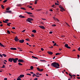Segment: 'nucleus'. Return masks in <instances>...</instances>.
<instances>
[{
	"mask_svg": "<svg viewBox=\"0 0 80 80\" xmlns=\"http://www.w3.org/2000/svg\"><path fill=\"white\" fill-rule=\"evenodd\" d=\"M60 55V53H56L55 54L56 55Z\"/></svg>",
	"mask_w": 80,
	"mask_h": 80,
	"instance_id": "5701e85b",
	"label": "nucleus"
},
{
	"mask_svg": "<svg viewBox=\"0 0 80 80\" xmlns=\"http://www.w3.org/2000/svg\"><path fill=\"white\" fill-rule=\"evenodd\" d=\"M12 29H15V27H12Z\"/></svg>",
	"mask_w": 80,
	"mask_h": 80,
	"instance_id": "69168bd1",
	"label": "nucleus"
},
{
	"mask_svg": "<svg viewBox=\"0 0 80 80\" xmlns=\"http://www.w3.org/2000/svg\"><path fill=\"white\" fill-rule=\"evenodd\" d=\"M18 65H23V64H21L20 62H18Z\"/></svg>",
	"mask_w": 80,
	"mask_h": 80,
	"instance_id": "393cba45",
	"label": "nucleus"
},
{
	"mask_svg": "<svg viewBox=\"0 0 80 80\" xmlns=\"http://www.w3.org/2000/svg\"><path fill=\"white\" fill-rule=\"evenodd\" d=\"M13 58H9L8 59V61L10 62H12V61L13 60Z\"/></svg>",
	"mask_w": 80,
	"mask_h": 80,
	"instance_id": "0eeeda50",
	"label": "nucleus"
},
{
	"mask_svg": "<svg viewBox=\"0 0 80 80\" xmlns=\"http://www.w3.org/2000/svg\"><path fill=\"white\" fill-rule=\"evenodd\" d=\"M69 75L70 77H73V76L72 75H71V74H70V73L69 74Z\"/></svg>",
	"mask_w": 80,
	"mask_h": 80,
	"instance_id": "72a5a7b5",
	"label": "nucleus"
},
{
	"mask_svg": "<svg viewBox=\"0 0 80 80\" xmlns=\"http://www.w3.org/2000/svg\"><path fill=\"white\" fill-rule=\"evenodd\" d=\"M49 11H51V12H53V10L52 9H49Z\"/></svg>",
	"mask_w": 80,
	"mask_h": 80,
	"instance_id": "3c124183",
	"label": "nucleus"
},
{
	"mask_svg": "<svg viewBox=\"0 0 80 80\" xmlns=\"http://www.w3.org/2000/svg\"><path fill=\"white\" fill-rule=\"evenodd\" d=\"M26 75H29V76H31V74H30L27 73L26 74Z\"/></svg>",
	"mask_w": 80,
	"mask_h": 80,
	"instance_id": "f704fd0d",
	"label": "nucleus"
},
{
	"mask_svg": "<svg viewBox=\"0 0 80 80\" xmlns=\"http://www.w3.org/2000/svg\"><path fill=\"white\" fill-rule=\"evenodd\" d=\"M25 13H27L28 14V15H32V14H33V13L30 12H25Z\"/></svg>",
	"mask_w": 80,
	"mask_h": 80,
	"instance_id": "ddd939ff",
	"label": "nucleus"
},
{
	"mask_svg": "<svg viewBox=\"0 0 80 80\" xmlns=\"http://www.w3.org/2000/svg\"><path fill=\"white\" fill-rule=\"evenodd\" d=\"M23 77H24V75L21 74L19 77H18V78H23Z\"/></svg>",
	"mask_w": 80,
	"mask_h": 80,
	"instance_id": "9b49d317",
	"label": "nucleus"
},
{
	"mask_svg": "<svg viewBox=\"0 0 80 80\" xmlns=\"http://www.w3.org/2000/svg\"><path fill=\"white\" fill-rule=\"evenodd\" d=\"M59 7L61 9H62V10L63 11H65V10L63 8V7H62V6H59Z\"/></svg>",
	"mask_w": 80,
	"mask_h": 80,
	"instance_id": "1a4fd4ad",
	"label": "nucleus"
},
{
	"mask_svg": "<svg viewBox=\"0 0 80 80\" xmlns=\"http://www.w3.org/2000/svg\"><path fill=\"white\" fill-rule=\"evenodd\" d=\"M19 42L20 43H22L24 42V40L22 39V40H20L19 41Z\"/></svg>",
	"mask_w": 80,
	"mask_h": 80,
	"instance_id": "9d476101",
	"label": "nucleus"
},
{
	"mask_svg": "<svg viewBox=\"0 0 80 80\" xmlns=\"http://www.w3.org/2000/svg\"><path fill=\"white\" fill-rule=\"evenodd\" d=\"M41 50L42 51H43L44 50H43V48H41Z\"/></svg>",
	"mask_w": 80,
	"mask_h": 80,
	"instance_id": "6e6d98bb",
	"label": "nucleus"
},
{
	"mask_svg": "<svg viewBox=\"0 0 80 80\" xmlns=\"http://www.w3.org/2000/svg\"><path fill=\"white\" fill-rule=\"evenodd\" d=\"M3 67H1V68H5V65H3Z\"/></svg>",
	"mask_w": 80,
	"mask_h": 80,
	"instance_id": "603ef678",
	"label": "nucleus"
},
{
	"mask_svg": "<svg viewBox=\"0 0 80 80\" xmlns=\"http://www.w3.org/2000/svg\"><path fill=\"white\" fill-rule=\"evenodd\" d=\"M25 32V30H24L22 31V32Z\"/></svg>",
	"mask_w": 80,
	"mask_h": 80,
	"instance_id": "680f3d73",
	"label": "nucleus"
},
{
	"mask_svg": "<svg viewBox=\"0 0 80 80\" xmlns=\"http://www.w3.org/2000/svg\"><path fill=\"white\" fill-rule=\"evenodd\" d=\"M7 25L8 26H10V25L9 24H7Z\"/></svg>",
	"mask_w": 80,
	"mask_h": 80,
	"instance_id": "e2e57ef3",
	"label": "nucleus"
},
{
	"mask_svg": "<svg viewBox=\"0 0 80 80\" xmlns=\"http://www.w3.org/2000/svg\"><path fill=\"white\" fill-rule=\"evenodd\" d=\"M53 18L54 20H57L58 22H59V20L58 19L56 18L55 17H53Z\"/></svg>",
	"mask_w": 80,
	"mask_h": 80,
	"instance_id": "2eb2a0df",
	"label": "nucleus"
},
{
	"mask_svg": "<svg viewBox=\"0 0 80 80\" xmlns=\"http://www.w3.org/2000/svg\"><path fill=\"white\" fill-rule=\"evenodd\" d=\"M14 40L16 42H18V41L19 40V39L18 38V37L17 36H16Z\"/></svg>",
	"mask_w": 80,
	"mask_h": 80,
	"instance_id": "39448f33",
	"label": "nucleus"
},
{
	"mask_svg": "<svg viewBox=\"0 0 80 80\" xmlns=\"http://www.w3.org/2000/svg\"><path fill=\"white\" fill-rule=\"evenodd\" d=\"M55 4L56 5H59V4L58 3H57L56 2L55 3Z\"/></svg>",
	"mask_w": 80,
	"mask_h": 80,
	"instance_id": "c03bdc74",
	"label": "nucleus"
},
{
	"mask_svg": "<svg viewBox=\"0 0 80 80\" xmlns=\"http://www.w3.org/2000/svg\"><path fill=\"white\" fill-rule=\"evenodd\" d=\"M5 21L6 22H8V19L6 20Z\"/></svg>",
	"mask_w": 80,
	"mask_h": 80,
	"instance_id": "052dcab7",
	"label": "nucleus"
},
{
	"mask_svg": "<svg viewBox=\"0 0 80 80\" xmlns=\"http://www.w3.org/2000/svg\"><path fill=\"white\" fill-rule=\"evenodd\" d=\"M39 27H40V28H41L43 29V30L45 29V27L43 26H39Z\"/></svg>",
	"mask_w": 80,
	"mask_h": 80,
	"instance_id": "f8f14e48",
	"label": "nucleus"
},
{
	"mask_svg": "<svg viewBox=\"0 0 80 80\" xmlns=\"http://www.w3.org/2000/svg\"><path fill=\"white\" fill-rule=\"evenodd\" d=\"M22 5L21 4H18L17 5V7H22Z\"/></svg>",
	"mask_w": 80,
	"mask_h": 80,
	"instance_id": "aec40b11",
	"label": "nucleus"
},
{
	"mask_svg": "<svg viewBox=\"0 0 80 80\" xmlns=\"http://www.w3.org/2000/svg\"><path fill=\"white\" fill-rule=\"evenodd\" d=\"M19 17L20 18H25V16H22V15H20L19 16Z\"/></svg>",
	"mask_w": 80,
	"mask_h": 80,
	"instance_id": "6ab92c4d",
	"label": "nucleus"
},
{
	"mask_svg": "<svg viewBox=\"0 0 80 80\" xmlns=\"http://www.w3.org/2000/svg\"><path fill=\"white\" fill-rule=\"evenodd\" d=\"M62 50V49H61V48H59V50L60 51H61V50Z\"/></svg>",
	"mask_w": 80,
	"mask_h": 80,
	"instance_id": "338daca9",
	"label": "nucleus"
},
{
	"mask_svg": "<svg viewBox=\"0 0 80 80\" xmlns=\"http://www.w3.org/2000/svg\"><path fill=\"white\" fill-rule=\"evenodd\" d=\"M32 58H34L35 59H38V58H37L35 56H32Z\"/></svg>",
	"mask_w": 80,
	"mask_h": 80,
	"instance_id": "412c9836",
	"label": "nucleus"
},
{
	"mask_svg": "<svg viewBox=\"0 0 80 80\" xmlns=\"http://www.w3.org/2000/svg\"><path fill=\"white\" fill-rule=\"evenodd\" d=\"M49 33L50 34H52V33H53V32H49Z\"/></svg>",
	"mask_w": 80,
	"mask_h": 80,
	"instance_id": "ea45409f",
	"label": "nucleus"
},
{
	"mask_svg": "<svg viewBox=\"0 0 80 80\" xmlns=\"http://www.w3.org/2000/svg\"><path fill=\"white\" fill-rule=\"evenodd\" d=\"M8 0H5L3 2V3H5Z\"/></svg>",
	"mask_w": 80,
	"mask_h": 80,
	"instance_id": "473e14b6",
	"label": "nucleus"
},
{
	"mask_svg": "<svg viewBox=\"0 0 80 80\" xmlns=\"http://www.w3.org/2000/svg\"><path fill=\"white\" fill-rule=\"evenodd\" d=\"M30 16L31 17H34V16L33 15H30Z\"/></svg>",
	"mask_w": 80,
	"mask_h": 80,
	"instance_id": "7c9ffc66",
	"label": "nucleus"
},
{
	"mask_svg": "<svg viewBox=\"0 0 80 80\" xmlns=\"http://www.w3.org/2000/svg\"><path fill=\"white\" fill-rule=\"evenodd\" d=\"M29 53H33V52H32V51H29Z\"/></svg>",
	"mask_w": 80,
	"mask_h": 80,
	"instance_id": "774afa93",
	"label": "nucleus"
},
{
	"mask_svg": "<svg viewBox=\"0 0 80 80\" xmlns=\"http://www.w3.org/2000/svg\"><path fill=\"white\" fill-rule=\"evenodd\" d=\"M65 47H66V48H69V49H70V48H70V47L68 46V44H65Z\"/></svg>",
	"mask_w": 80,
	"mask_h": 80,
	"instance_id": "6e6552de",
	"label": "nucleus"
},
{
	"mask_svg": "<svg viewBox=\"0 0 80 80\" xmlns=\"http://www.w3.org/2000/svg\"><path fill=\"white\" fill-rule=\"evenodd\" d=\"M56 45H57V43H54V44L53 45V46H56Z\"/></svg>",
	"mask_w": 80,
	"mask_h": 80,
	"instance_id": "a18cd8bd",
	"label": "nucleus"
},
{
	"mask_svg": "<svg viewBox=\"0 0 80 80\" xmlns=\"http://www.w3.org/2000/svg\"><path fill=\"white\" fill-rule=\"evenodd\" d=\"M18 60V58H13V62L14 63H17V62Z\"/></svg>",
	"mask_w": 80,
	"mask_h": 80,
	"instance_id": "7ed1b4c3",
	"label": "nucleus"
},
{
	"mask_svg": "<svg viewBox=\"0 0 80 80\" xmlns=\"http://www.w3.org/2000/svg\"><path fill=\"white\" fill-rule=\"evenodd\" d=\"M48 54H49V55H52V54H53V52H51L48 51Z\"/></svg>",
	"mask_w": 80,
	"mask_h": 80,
	"instance_id": "f3484780",
	"label": "nucleus"
},
{
	"mask_svg": "<svg viewBox=\"0 0 80 80\" xmlns=\"http://www.w3.org/2000/svg\"><path fill=\"white\" fill-rule=\"evenodd\" d=\"M37 70H38L39 72H43V69H40L39 68H37Z\"/></svg>",
	"mask_w": 80,
	"mask_h": 80,
	"instance_id": "423d86ee",
	"label": "nucleus"
},
{
	"mask_svg": "<svg viewBox=\"0 0 80 80\" xmlns=\"http://www.w3.org/2000/svg\"><path fill=\"white\" fill-rule=\"evenodd\" d=\"M10 10V8H6L7 10Z\"/></svg>",
	"mask_w": 80,
	"mask_h": 80,
	"instance_id": "e433bc0d",
	"label": "nucleus"
},
{
	"mask_svg": "<svg viewBox=\"0 0 80 80\" xmlns=\"http://www.w3.org/2000/svg\"><path fill=\"white\" fill-rule=\"evenodd\" d=\"M38 1V0H36L35 1V2H34L35 4H37V1Z\"/></svg>",
	"mask_w": 80,
	"mask_h": 80,
	"instance_id": "2f4dec72",
	"label": "nucleus"
},
{
	"mask_svg": "<svg viewBox=\"0 0 80 80\" xmlns=\"http://www.w3.org/2000/svg\"><path fill=\"white\" fill-rule=\"evenodd\" d=\"M66 25H68V27H70V25H69L68 24V23L66 22Z\"/></svg>",
	"mask_w": 80,
	"mask_h": 80,
	"instance_id": "58836bf2",
	"label": "nucleus"
},
{
	"mask_svg": "<svg viewBox=\"0 0 80 80\" xmlns=\"http://www.w3.org/2000/svg\"><path fill=\"white\" fill-rule=\"evenodd\" d=\"M52 8H54V7H55V5H52Z\"/></svg>",
	"mask_w": 80,
	"mask_h": 80,
	"instance_id": "37998d69",
	"label": "nucleus"
},
{
	"mask_svg": "<svg viewBox=\"0 0 80 80\" xmlns=\"http://www.w3.org/2000/svg\"><path fill=\"white\" fill-rule=\"evenodd\" d=\"M32 32H33V33H36V32H37V31L35 30H34L32 31Z\"/></svg>",
	"mask_w": 80,
	"mask_h": 80,
	"instance_id": "4be33fe9",
	"label": "nucleus"
},
{
	"mask_svg": "<svg viewBox=\"0 0 80 80\" xmlns=\"http://www.w3.org/2000/svg\"><path fill=\"white\" fill-rule=\"evenodd\" d=\"M4 80H7V78H4Z\"/></svg>",
	"mask_w": 80,
	"mask_h": 80,
	"instance_id": "bf43d9fd",
	"label": "nucleus"
},
{
	"mask_svg": "<svg viewBox=\"0 0 80 80\" xmlns=\"http://www.w3.org/2000/svg\"><path fill=\"white\" fill-rule=\"evenodd\" d=\"M0 57H2H2H3V56H2V54H0Z\"/></svg>",
	"mask_w": 80,
	"mask_h": 80,
	"instance_id": "8fccbe9b",
	"label": "nucleus"
},
{
	"mask_svg": "<svg viewBox=\"0 0 80 80\" xmlns=\"http://www.w3.org/2000/svg\"><path fill=\"white\" fill-rule=\"evenodd\" d=\"M53 46H52L51 47H50V48H53Z\"/></svg>",
	"mask_w": 80,
	"mask_h": 80,
	"instance_id": "4d7b16f0",
	"label": "nucleus"
},
{
	"mask_svg": "<svg viewBox=\"0 0 80 80\" xmlns=\"http://www.w3.org/2000/svg\"><path fill=\"white\" fill-rule=\"evenodd\" d=\"M78 50L79 51H80V47L78 49Z\"/></svg>",
	"mask_w": 80,
	"mask_h": 80,
	"instance_id": "5fc2aeb1",
	"label": "nucleus"
},
{
	"mask_svg": "<svg viewBox=\"0 0 80 80\" xmlns=\"http://www.w3.org/2000/svg\"><path fill=\"white\" fill-rule=\"evenodd\" d=\"M56 26H57V25H56V24H52V27H56Z\"/></svg>",
	"mask_w": 80,
	"mask_h": 80,
	"instance_id": "bb28decb",
	"label": "nucleus"
},
{
	"mask_svg": "<svg viewBox=\"0 0 80 80\" xmlns=\"http://www.w3.org/2000/svg\"><path fill=\"white\" fill-rule=\"evenodd\" d=\"M33 20V19L32 18H28L27 20H26L27 22H28L29 23H32V22L31 21Z\"/></svg>",
	"mask_w": 80,
	"mask_h": 80,
	"instance_id": "f03ea898",
	"label": "nucleus"
},
{
	"mask_svg": "<svg viewBox=\"0 0 80 80\" xmlns=\"http://www.w3.org/2000/svg\"><path fill=\"white\" fill-rule=\"evenodd\" d=\"M0 46L2 47H5V46H4V45H3L1 43V42H0Z\"/></svg>",
	"mask_w": 80,
	"mask_h": 80,
	"instance_id": "a211bd4d",
	"label": "nucleus"
},
{
	"mask_svg": "<svg viewBox=\"0 0 80 80\" xmlns=\"http://www.w3.org/2000/svg\"><path fill=\"white\" fill-rule=\"evenodd\" d=\"M2 55H3V56L4 57H7V55L5 54H2Z\"/></svg>",
	"mask_w": 80,
	"mask_h": 80,
	"instance_id": "cd10ccee",
	"label": "nucleus"
},
{
	"mask_svg": "<svg viewBox=\"0 0 80 80\" xmlns=\"http://www.w3.org/2000/svg\"><path fill=\"white\" fill-rule=\"evenodd\" d=\"M3 22H4V23H7V22H6V21H3Z\"/></svg>",
	"mask_w": 80,
	"mask_h": 80,
	"instance_id": "09e8293b",
	"label": "nucleus"
},
{
	"mask_svg": "<svg viewBox=\"0 0 80 80\" xmlns=\"http://www.w3.org/2000/svg\"><path fill=\"white\" fill-rule=\"evenodd\" d=\"M11 33H15L14 32H13L12 31H11Z\"/></svg>",
	"mask_w": 80,
	"mask_h": 80,
	"instance_id": "864d4df0",
	"label": "nucleus"
},
{
	"mask_svg": "<svg viewBox=\"0 0 80 80\" xmlns=\"http://www.w3.org/2000/svg\"><path fill=\"white\" fill-rule=\"evenodd\" d=\"M66 25H68V27H70V25H69L68 24V23L66 22Z\"/></svg>",
	"mask_w": 80,
	"mask_h": 80,
	"instance_id": "4c0bfd02",
	"label": "nucleus"
},
{
	"mask_svg": "<svg viewBox=\"0 0 80 80\" xmlns=\"http://www.w3.org/2000/svg\"><path fill=\"white\" fill-rule=\"evenodd\" d=\"M10 50H17V49L15 48H10Z\"/></svg>",
	"mask_w": 80,
	"mask_h": 80,
	"instance_id": "4468645a",
	"label": "nucleus"
},
{
	"mask_svg": "<svg viewBox=\"0 0 80 80\" xmlns=\"http://www.w3.org/2000/svg\"><path fill=\"white\" fill-rule=\"evenodd\" d=\"M7 33H8V34H10V31L9 30L7 31Z\"/></svg>",
	"mask_w": 80,
	"mask_h": 80,
	"instance_id": "c756f323",
	"label": "nucleus"
},
{
	"mask_svg": "<svg viewBox=\"0 0 80 80\" xmlns=\"http://www.w3.org/2000/svg\"><path fill=\"white\" fill-rule=\"evenodd\" d=\"M30 68L31 70H33V67L32 66H31Z\"/></svg>",
	"mask_w": 80,
	"mask_h": 80,
	"instance_id": "a878e982",
	"label": "nucleus"
},
{
	"mask_svg": "<svg viewBox=\"0 0 80 80\" xmlns=\"http://www.w3.org/2000/svg\"><path fill=\"white\" fill-rule=\"evenodd\" d=\"M21 9H22V10H26V9L24 8H21Z\"/></svg>",
	"mask_w": 80,
	"mask_h": 80,
	"instance_id": "b1692460",
	"label": "nucleus"
},
{
	"mask_svg": "<svg viewBox=\"0 0 80 80\" xmlns=\"http://www.w3.org/2000/svg\"><path fill=\"white\" fill-rule=\"evenodd\" d=\"M1 7L3 9H4V8H5L4 6H3V5H1Z\"/></svg>",
	"mask_w": 80,
	"mask_h": 80,
	"instance_id": "c85d7f7f",
	"label": "nucleus"
},
{
	"mask_svg": "<svg viewBox=\"0 0 80 80\" xmlns=\"http://www.w3.org/2000/svg\"><path fill=\"white\" fill-rule=\"evenodd\" d=\"M17 80H21V79L20 78H18L17 79Z\"/></svg>",
	"mask_w": 80,
	"mask_h": 80,
	"instance_id": "a19ab883",
	"label": "nucleus"
},
{
	"mask_svg": "<svg viewBox=\"0 0 80 80\" xmlns=\"http://www.w3.org/2000/svg\"><path fill=\"white\" fill-rule=\"evenodd\" d=\"M31 35H32V37H35V35H34V34H32Z\"/></svg>",
	"mask_w": 80,
	"mask_h": 80,
	"instance_id": "79ce46f5",
	"label": "nucleus"
},
{
	"mask_svg": "<svg viewBox=\"0 0 80 80\" xmlns=\"http://www.w3.org/2000/svg\"><path fill=\"white\" fill-rule=\"evenodd\" d=\"M26 41H29V39L28 38H27L25 39Z\"/></svg>",
	"mask_w": 80,
	"mask_h": 80,
	"instance_id": "c9c22d12",
	"label": "nucleus"
},
{
	"mask_svg": "<svg viewBox=\"0 0 80 80\" xmlns=\"http://www.w3.org/2000/svg\"><path fill=\"white\" fill-rule=\"evenodd\" d=\"M6 13H11L12 11H6Z\"/></svg>",
	"mask_w": 80,
	"mask_h": 80,
	"instance_id": "dca6fc26",
	"label": "nucleus"
},
{
	"mask_svg": "<svg viewBox=\"0 0 80 80\" xmlns=\"http://www.w3.org/2000/svg\"><path fill=\"white\" fill-rule=\"evenodd\" d=\"M51 66L54 67L56 68H59L60 67V65L58 63L56 62H54L51 64Z\"/></svg>",
	"mask_w": 80,
	"mask_h": 80,
	"instance_id": "f257e3e1",
	"label": "nucleus"
},
{
	"mask_svg": "<svg viewBox=\"0 0 80 80\" xmlns=\"http://www.w3.org/2000/svg\"><path fill=\"white\" fill-rule=\"evenodd\" d=\"M40 24H44V23H43V22H40Z\"/></svg>",
	"mask_w": 80,
	"mask_h": 80,
	"instance_id": "de8ad7c7",
	"label": "nucleus"
},
{
	"mask_svg": "<svg viewBox=\"0 0 80 80\" xmlns=\"http://www.w3.org/2000/svg\"><path fill=\"white\" fill-rule=\"evenodd\" d=\"M18 62H19V63H23V62H24V61L23 59H19L18 60Z\"/></svg>",
	"mask_w": 80,
	"mask_h": 80,
	"instance_id": "20e7f679",
	"label": "nucleus"
},
{
	"mask_svg": "<svg viewBox=\"0 0 80 80\" xmlns=\"http://www.w3.org/2000/svg\"><path fill=\"white\" fill-rule=\"evenodd\" d=\"M60 11H61V12H63L64 11L62 9H60Z\"/></svg>",
	"mask_w": 80,
	"mask_h": 80,
	"instance_id": "13d9d810",
	"label": "nucleus"
},
{
	"mask_svg": "<svg viewBox=\"0 0 80 80\" xmlns=\"http://www.w3.org/2000/svg\"><path fill=\"white\" fill-rule=\"evenodd\" d=\"M36 75H39V73H38V72L37 73Z\"/></svg>",
	"mask_w": 80,
	"mask_h": 80,
	"instance_id": "0e129e2a",
	"label": "nucleus"
},
{
	"mask_svg": "<svg viewBox=\"0 0 80 80\" xmlns=\"http://www.w3.org/2000/svg\"><path fill=\"white\" fill-rule=\"evenodd\" d=\"M42 20H46V19H45V18H42Z\"/></svg>",
	"mask_w": 80,
	"mask_h": 80,
	"instance_id": "49530a36",
	"label": "nucleus"
}]
</instances>
